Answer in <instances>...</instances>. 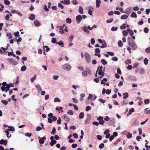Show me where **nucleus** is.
<instances>
[{
	"label": "nucleus",
	"mask_w": 150,
	"mask_h": 150,
	"mask_svg": "<svg viewBox=\"0 0 150 150\" xmlns=\"http://www.w3.org/2000/svg\"><path fill=\"white\" fill-rule=\"evenodd\" d=\"M128 16L127 15H123L121 17V19H126L128 18Z\"/></svg>",
	"instance_id": "obj_28"
},
{
	"label": "nucleus",
	"mask_w": 150,
	"mask_h": 150,
	"mask_svg": "<svg viewBox=\"0 0 150 150\" xmlns=\"http://www.w3.org/2000/svg\"><path fill=\"white\" fill-rule=\"evenodd\" d=\"M101 1L100 0H96V7L97 8H98L100 6V4Z\"/></svg>",
	"instance_id": "obj_22"
},
{
	"label": "nucleus",
	"mask_w": 150,
	"mask_h": 150,
	"mask_svg": "<svg viewBox=\"0 0 150 150\" xmlns=\"http://www.w3.org/2000/svg\"><path fill=\"white\" fill-rule=\"evenodd\" d=\"M127 31L129 32V34L131 36H132L134 34L133 31L131 29L129 28L127 30Z\"/></svg>",
	"instance_id": "obj_19"
},
{
	"label": "nucleus",
	"mask_w": 150,
	"mask_h": 150,
	"mask_svg": "<svg viewBox=\"0 0 150 150\" xmlns=\"http://www.w3.org/2000/svg\"><path fill=\"white\" fill-rule=\"evenodd\" d=\"M82 30L83 31L86 33L87 34H89L90 33V31L88 30V28L86 26H84L82 28Z\"/></svg>",
	"instance_id": "obj_10"
},
{
	"label": "nucleus",
	"mask_w": 150,
	"mask_h": 150,
	"mask_svg": "<svg viewBox=\"0 0 150 150\" xmlns=\"http://www.w3.org/2000/svg\"><path fill=\"white\" fill-rule=\"evenodd\" d=\"M120 28L122 30H123L126 28V24L124 23L120 26Z\"/></svg>",
	"instance_id": "obj_36"
},
{
	"label": "nucleus",
	"mask_w": 150,
	"mask_h": 150,
	"mask_svg": "<svg viewBox=\"0 0 150 150\" xmlns=\"http://www.w3.org/2000/svg\"><path fill=\"white\" fill-rule=\"evenodd\" d=\"M127 43L128 44L131 46L132 49L135 50L137 48V45L135 41L132 40L130 38H127Z\"/></svg>",
	"instance_id": "obj_1"
},
{
	"label": "nucleus",
	"mask_w": 150,
	"mask_h": 150,
	"mask_svg": "<svg viewBox=\"0 0 150 150\" xmlns=\"http://www.w3.org/2000/svg\"><path fill=\"white\" fill-rule=\"evenodd\" d=\"M26 69V67L25 66H23L21 69V71H24Z\"/></svg>",
	"instance_id": "obj_44"
},
{
	"label": "nucleus",
	"mask_w": 150,
	"mask_h": 150,
	"mask_svg": "<svg viewBox=\"0 0 150 150\" xmlns=\"http://www.w3.org/2000/svg\"><path fill=\"white\" fill-rule=\"evenodd\" d=\"M144 63L145 65H146L147 64L148 62V59L146 58L144 59Z\"/></svg>",
	"instance_id": "obj_40"
},
{
	"label": "nucleus",
	"mask_w": 150,
	"mask_h": 150,
	"mask_svg": "<svg viewBox=\"0 0 150 150\" xmlns=\"http://www.w3.org/2000/svg\"><path fill=\"white\" fill-rule=\"evenodd\" d=\"M79 13L81 14H83V8L81 6L79 7Z\"/></svg>",
	"instance_id": "obj_20"
},
{
	"label": "nucleus",
	"mask_w": 150,
	"mask_h": 150,
	"mask_svg": "<svg viewBox=\"0 0 150 150\" xmlns=\"http://www.w3.org/2000/svg\"><path fill=\"white\" fill-rule=\"evenodd\" d=\"M123 95H124L123 99H125L127 98L128 97V94L127 93H124Z\"/></svg>",
	"instance_id": "obj_29"
},
{
	"label": "nucleus",
	"mask_w": 150,
	"mask_h": 150,
	"mask_svg": "<svg viewBox=\"0 0 150 150\" xmlns=\"http://www.w3.org/2000/svg\"><path fill=\"white\" fill-rule=\"evenodd\" d=\"M14 35L16 37H19V32L18 31H17L16 32L14 33Z\"/></svg>",
	"instance_id": "obj_39"
},
{
	"label": "nucleus",
	"mask_w": 150,
	"mask_h": 150,
	"mask_svg": "<svg viewBox=\"0 0 150 150\" xmlns=\"http://www.w3.org/2000/svg\"><path fill=\"white\" fill-rule=\"evenodd\" d=\"M150 102V100L149 99H146L144 101V103L146 104H149Z\"/></svg>",
	"instance_id": "obj_47"
},
{
	"label": "nucleus",
	"mask_w": 150,
	"mask_h": 150,
	"mask_svg": "<svg viewBox=\"0 0 150 150\" xmlns=\"http://www.w3.org/2000/svg\"><path fill=\"white\" fill-rule=\"evenodd\" d=\"M91 118V115L90 114L88 113L87 114V118L85 121V122L86 124L89 123Z\"/></svg>",
	"instance_id": "obj_5"
},
{
	"label": "nucleus",
	"mask_w": 150,
	"mask_h": 150,
	"mask_svg": "<svg viewBox=\"0 0 150 150\" xmlns=\"http://www.w3.org/2000/svg\"><path fill=\"white\" fill-rule=\"evenodd\" d=\"M84 113L83 112H81L79 115V117L80 119H82L84 117Z\"/></svg>",
	"instance_id": "obj_30"
},
{
	"label": "nucleus",
	"mask_w": 150,
	"mask_h": 150,
	"mask_svg": "<svg viewBox=\"0 0 150 150\" xmlns=\"http://www.w3.org/2000/svg\"><path fill=\"white\" fill-rule=\"evenodd\" d=\"M132 17L136 18L137 17V15L135 12H133L131 15Z\"/></svg>",
	"instance_id": "obj_25"
},
{
	"label": "nucleus",
	"mask_w": 150,
	"mask_h": 150,
	"mask_svg": "<svg viewBox=\"0 0 150 150\" xmlns=\"http://www.w3.org/2000/svg\"><path fill=\"white\" fill-rule=\"evenodd\" d=\"M88 73L89 74H91V72L89 69H88L86 70V71H83L82 73V75L84 76H86Z\"/></svg>",
	"instance_id": "obj_4"
},
{
	"label": "nucleus",
	"mask_w": 150,
	"mask_h": 150,
	"mask_svg": "<svg viewBox=\"0 0 150 150\" xmlns=\"http://www.w3.org/2000/svg\"><path fill=\"white\" fill-rule=\"evenodd\" d=\"M131 8H127L126 9L125 13L127 14L129 13L130 12H131Z\"/></svg>",
	"instance_id": "obj_27"
},
{
	"label": "nucleus",
	"mask_w": 150,
	"mask_h": 150,
	"mask_svg": "<svg viewBox=\"0 0 150 150\" xmlns=\"http://www.w3.org/2000/svg\"><path fill=\"white\" fill-rule=\"evenodd\" d=\"M101 63L104 65H105L107 64V62L104 59H102L101 60Z\"/></svg>",
	"instance_id": "obj_33"
},
{
	"label": "nucleus",
	"mask_w": 150,
	"mask_h": 150,
	"mask_svg": "<svg viewBox=\"0 0 150 150\" xmlns=\"http://www.w3.org/2000/svg\"><path fill=\"white\" fill-rule=\"evenodd\" d=\"M91 109V108L90 106H88L86 107V111H88L89 110H90Z\"/></svg>",
	"instance_id": "obj_60"
},
{
	"label": "nucleus",
	"mask_w": 150,
	"mask_h": 150,
	"mask_svg": "<svg viewBox=\"0 0 150 150\" xmlns=\"http://www.w3.org/2000/svg\"><path fill=\"white\" fill-rule=\"evenodd\" d=\"M10 63H11L14 65H16L17 64L18 62L17 61L13 59H10Z\"/></svg>",
	"instance_id": "obj_12"
},
{
	"label": "nucleus",
	"mask_w": 150,
	"mask_h": 150,
	"mask_svg": "<svg viewBox=\"0 0 150 150\" xmlns=\"http://www.w3.org/2000/svg\"><path fill=\"white\" fill-rule=\"evenodd\" d=\"M63 119L65 120L66 122H68L70 120L69 118L68 117L66 114H64L62 117Z\"/></svg>",
	"instance_id": "obj_7"
},
{
	"label": "nucleus",
	"mask_w": 150,
	"mask_h": 150,
	"mask_svg": "<svg viewBox=\"0 0 150 150\" xmlns=\"http://www.w3.org/2000/svg\"><path fill=\"white\" fill-rule=\"evenodd\" d=\"M149 30L147 27H145L144 29V31L145 33H148Z\"/></svg>",
	"instance_id": "obj_49"
},
{
	"label": "nucleus",
	"mask_w": 150,
	"mask_h": 150,
	"mask_svg": "<svg viewBox=\"0 0 150 150\" xmlns=\"http://www.w3.org/2000/svg\"><path fill=\"white\" fill-rule=\"evenodd\" d=\"M112 60L114 61H117L118 60V58L116 57H114L112 58Z\"/></svg>",
	"instance_id": "obj_61"
},
{
	"label": "nucleus",
	"mask_w": 150,
	"mask_h": 150,
	"mask_svg": "<svg viewBox=\"0 0 150 150\" xmlns=\"http://www.w3.org/2000/svg\"><path fill=\"white\" fill-rule=\"evenodd\" d=\"M62 67L64 69L69 71L71 69V67L70 64H65L62 66Z\"/></svg>",
	"instance_id": "obj_2"
},
{
	"label": "nucleus",
	"mask_w": 150,
	"mask_h": 150,
	"mask_svg": "<svg viewBox=\"0 0 150 150\" xmlns=\"http://www.w3.org/2000/svg\"><path fill=\"white\" fill-rule=\"evenodd\" d=\"M66 22L67 23L70 24L71 22V20L70 18H67L66 19Z\"/></svg>",
	"instance_id": "obj_35"
},
{
	"label": "nucleus",
	"mask_w": 150,
	"mask_h": 150,
	"mask_svg": "<svg viewBox=\"0 0 150 150\" xmlns=\"http://www.w3.org/2000/svg\"><path fill=\"white\" fill-rule=\"evenodd\" d=\"M56 44H58L59 45H62V47L64 46V43L62 41L60 40V41L56 43Z\"/></svg>",
	"instance_id": "obj_31"
},
{
	"label": "nucleus",
	"mask_w": 150,
	"mask_h": 150,
	"mask_svg": "<svg viewBox=\"0 0 150 150\" xmlns=\"http://www.w3.org/2000/svg\"><path fill=\"white\" fill-rule=\"evenodd\" d=\"M150 12V9L148 8V9H146V13L147 14V15L149 14Z\"/></svg>",
	"instance_id": "obj_63"
},
{
	"label": "nucleus",
	"mask_w": 150,
	"mask_h": 150,
	"mask_svg": "<svg viewBox=\"0 0 150 150\" xmlns=\"http://www.w3.org/2000/svg\"><path fill=\"white\" fill-rule=\"evenodd\" d=\"M117 27H112L111 28V30L112 31H116L117 30Z\"/></svg>",
	"instance_id": "obj_55"
},
{
	"label": "nucleus",
	"mask_w": 150,
	"mask_h": 150,
	"mask_svg": "<svg viewBox=\"0 0 150 150\" xmlns=\"http://www.w3.org/2000/svg\"><path fill=\"white\" fill-rule=\"evenodd\" d=\"M118 45L120 47H122V46L123 45V43H122V41L121 40H119L118 41Z\"/></svg>",
	"instance_id": "obj_37"
},
{
	"label": "nucleus",
	"mask_w": 150,
	"mask_h": 150,
	"mask_svg": "<svg viewBox=\"0 0 150 150\" xmlns=\"http://www.w3.org/2000/svg\"><path fill=\"white\" fill-rule=\"evenodd\" d=\"M9 46V45L8 44L6 48H4L3 47H1V48L3 50V51H2V50L0 48V53H1L2 54H5L7 52H6V53H5V51L6 50H7V49L8 48V47Z\"/></svg>",
	"instance_id": "obj_6"
},
{
	"label": "nucleus",
	"mask_w": 150,
	"mask_h": 150,
	"mask_svg": "<svg viewBox=\"0 0 150 150\" xmlns=\"http://www.w3.org/2000/svg\"><path fill=\"white\" fill-rule=\"evenodd\" d=\"M107 81V79L106 78H104L101 81V84H103L104 85H105L106 82Z\"/></svg>",
	"instance_id": "obj_23"
},
{
	"label": "nucleus",
	"mask_w": 150,
	"mask_h": 150,
	"mask_svg": "<svg viewBox=\"0 0 150 150\" xmlns=\"http://www.w3.org/2000/svg\"><path fill=\"white\" fill-rule=\"evenodd\" d=\"M107 53L111 56H113L114 55V53L111 52H107Z\"/></svg>",
	"instance_id": "obj_53"
},
{
	"label": "nucleus",
	"mask_w": 150,
	"mask_h": 150,
	"mask_svg": "<svg viewBox=\"0 0 150 150\" xmlns=\"http://www.w3.org/2000/svg\"><path fill=\"white\" fill-rule=\"evenodd\" d=\"M139 64L138 63H136L134 64L133 67V68H136Z\"/></svg>",
	"instance_id": "obj_51"
},
{
	"label": "nucleus",
	"mask_w": 150,
	"mask_h": 150,
	"mask_svg": "<svg viewBox=\"0 0 150 150\" xmlns=\"http://www.w3.org/2000/svg\"><path fill=\"white\" fill-rule=\"evenodd\" d=\"M104 144H103V143H101L99 145V147L100 149H101L103 148L104 147Z\"/></svg>",
	"instance_id": "obj_56"
},
{
	"label": "nucleus",
	"mask_w": 150,
	"mask_h": 150,
	"mask_svg": "<svg viewBox=\"0 0 150 150\" xmlns=\"http://www.w3.org/2000/svg\"><path fill=\"white\" fill-rule=\"evenodd\" d=\"M148 108H146L145 109V111L147 114H150V109L149 110H147Z\"/></svg>",
	"instance_id": "obj_52"
},
{
	"label": "nucleus",
	"mask_w": 150,
	"mask_h": 150,
	"mask_svg": "<svg viewBox=\"0 0 150 150\" xmlns=\"http://www.w3.org/2000/svg\"><path fill=\"white\" fill-rule=\"evenodd\" d=\"M58 6L61 9H63L64 8V6L63 5L59 3L58 4Z\"/></svg>",
	"instance_id": "obj_64"
},
{
	"label": "nucleus",
	"mask_w": 150,
	"mask_h": 150,
	"mask_svg": "<svg viewBox=\"0 0 150 150\" xmlns=\"http://www.w3.org/2000/svg\"><path fill=\"white\" fill-rule=\"evenodd\" d=\"M98 74L99 75H101L102 74L103 75H105V73H104V70H103V71L102 70H98Z\"/></svg>",
	"instance_id": "obj_17"
},
{
	"label": "nucleus",
	"mask_w": 150,
	"mask_h": 150,
	"mask_svg": "<svg viewBox=\"0 0 150 150\" xmlns=\"http://www.w3.org/2000/svg\"><path fill=\"white\" fill-rule=\"evenodd\" d=\"M51 42L53 43H57V40L54 38H53L52 39Z\"/></svg>",
	"instance_id": "obj_43"
},
{
	"label": "nucleus",
	"mask_w": 150,
	"mask_h": 150,
	"mask_svg": "<svg viewBox=\"0 0 150 150\" xmlns=\"http://www.w3.org/2000/svg\"><path fill=\"white\" fill-rule=\"evenodd\" d=\"M74 114L73 112L71 110H69L67 112V114L72 115Z\"/></svg>",
	"instance_id": "obj_34"
},
{
	"label": "nucleus",
	"mask_w": 150,
	"mask_h": 150,
	"mask_svg": "<svg viewBox=\"0 0 150 150\" xmlns=\"http://www.w3.org/2000/svg\"><path fill=\"white\" fill-rule=\"evenodd\" d=\"M36 75H34L33 77L31 78L30 79V81L32 83H33L34 81L36 79Z\"/></svg>",
	"instance_id": "obj_21"
},
{
	"label": "nucleus",
	"mask_w": 150,
	"mask_h": 150,
	"mask_svg": "<svg viewBox=\"0 0 150 150\" xmlns=\"http://www.w3.org/2000/svg\"><path fill=\"white\" fill-rule=\"evenodd\" d=\"M29 19L32 21L34 20L35 19V16L34 14H30L29 17Z\"/></svg>",
	"instance_id": "obj_16"
},
{
	"label": "nucleus",
	"mask_w": 150,
	"mask_h": 150,
	"mask_svg": "<svg viewBox=\"0 0 150 150\" xmlns=\"http://www.w3.org/2000/svg\"><path fill=\"white\" fill-rule=\"evenodd\" d=\"M132 62L131 60L130 59H127L125 63L126 64H131Z\"/></svg>",
	"instance_id": "obj_38"
},
{
	"label": "nucleus",
	"mask_w": 150,
	"mask_h": 150,
	"mask_svg": "<svg viewBox=\"0 0 150 150\" xmlns=\"http://www.w3.org/2000/svg\"><path fill=\"white\" fill-rule=\"evenodd\" d=\"M146 52L148 53L150 52V47H148L146 48L145 50Z\"/></svg>",
	"instance_id": "obj_58"
},
{
	"label": "nucleus",
	"mask_w": 150,
	"mask_h": 150,
	"mask_svg": "<svg viewBox=\"0 0 150 150\" xmlns=\"http://www.w3.org/2000/svg\"><path fill=\"white\" fill-rule=\"evenodd\" d=\"M7 141L6 140H4L3 139H1L0 141V144H3L4 145H6L7 144Z\"/></svg>",
	"instance_id": "obj_13"
},
{
	"label": "nucleus",
	"mask_w": 150,
	"mask_h": 150,
	"mask_svg": "<svg viewBox=\"0 0 150 150\" xmlns=\"http://www.w3.org/2000/svg\"><path fill=\"white\" fill-rule=\"evenodd\" d=\"M57 142V141L55 140H54L50 142V144L51 146H52L54 144H55Z\"/></svg>",
	"instance_id": "obj_32"
},
{
	"label": "nucleus",
	"mask_w": 150,
	"mask_h": 150,
	"mask_svg": "<svg viewBox=\"0 0 150 150\" xmlns=\"http://www.w3.org/2000/svg\"><path fill=\"white\" fill-rule=\"evenodd\" d=\"M91 43L92 45H93L95 42V40L94 38H91Z\"/></svg>",
	"instance_id": "obj_59"
},
{
	"label": "nucleus",
	"mask_w": 150,
	"mask_h": 150,
	"mask_svg": "<svg viewBox=\"0 0 150 150\" xmlns=\"http://www.w3.org/2000/svg\"><path fill=\"white\" fill-rule=\"evenodd\" d=\"M111 90L108 89L107 90L106 93L107 94H109L111 93Z\"/></svg>",
	"instance_id": "obj_57"
},
{
	"label": "nucleus",
	"mask_w": 150,
	"mask_h": 150,
	"mask_svg": "<svg viewBox=\"0 0 150 150\" xmlns=\"http://www.w3.org/2000/svg\"><path fill=\"white\" fill-rule=\"evenodd\" d=\"M85 58L87 63H89L91 62V57L90 55L88 53L85 54Z\"/></svg>",
	"instance_id": "obj_3"
},
{
	"label": "nucleus",
	"mask_w": 150,
	"mask_h": 150,
	"mask_svg": "<svg viewBox=\"0 0 150 150\" xmlns=\"http://www.w3.org/2000/svg\"><path fill=\"white\" fill-rule=\"evenodd\" d=\"M38 138L39 139V142L40 144H43L44 142V140L46 139L45 137H43L41 138H40V137H39Z\"/></svg>",
	"instance_id": "obj_8"
},
{
	"label": "nucleus",
	"mask_w": 150,
	"mask_h": 150,
	"mask_svg": "<svg viewBox=\"0 0 150 150\" xmlns=\"http://www.w3.org/2000/svg\"><path fill=\"white\" fill-rule=\"evenodd\" d=\"M34 24L35 26H39L40 25L41 23L38 20H35L34 21Z\"/></svg>",
	"instance_id": "obj_15"
},
{
	"label": "nucleus",
	"mask_w": 150,
	"mask_h": 150,
	"mask_svg": "<svg viewBox=\"0 0 150 150\" xmlns=\"http://www.w3.org/2000/svg\"><path fill=\"white\" fill-rule=\"evenodd\" d=\"M44 8L45 11H49V9L47 8V7L46 5H44Z\"/></svg>",
	"instance_id": "obj_62"
},
{
	"label": "nucleus",
	"mask_w": 150,
	"mask_h": 150,
	"mask_svg": "<svg viewBox=\"0 0 150 150\" xmlns=\"http://www.w3.org/2000/svg\"><path fill=\"white\" fill-rule=\"evenodd\" d=\"M128 32L126 31L125 30H124L122 32V34L124 36H126L128 34Z\"/></svg>",
	"instance_id": "obj_26"
},
{
	"label": "nucleus",
	"mask_w": 150,
	"mask_h": 150,
	"mask_svg": "<svg viewBox=\"0 0 150 150\" xmlns=\"http://www.w3.org/2000/svg\"><path fill=\"white\" fill-rule=\"evenodd\" d=\"M103 44L100 47L102 48H106L107 47V43L104 40H103Z\"/></svg>",
	"instance_id": "obj_24"
},
{
	"label": "nucleus",
	"mask_w": 150,
	"mask_h": 150,
	"mask_svg": "<svg viewBox=\"0 0 150 150\" xmlns=\"http://www.w3.org/2000/svg\"><path fill=\"white\" fill-rule=\"evenodd\" d=\"M134 109L133 108H132L129 110V112L127 114V116L131 114L132 113L134 112Z\"/></svg>",
	"instance_id": "obj_18"
},
{
	"label": "nucleus",
	"mask_w": 150,
	"mask_h": 150,
	"mask_svg": "<svg viewBox=\"0 0 150 150\" xmlns=\"http://www.w3.org/2000/svg\"><path fill=\"white\" fill-rule=\"evenodd\" d=\"M54 101L55 102H60L61 100L59 98L57 97L54 99Z\"/></svg>",
	"instance_id": "obj_48"
},
{
	"label": "nucleus",
	"mask_w": 150,
	"mask_h": 150,
	"mask_svg": "<svg viewBox=\"0 0 150 150\" xmlns=\"http://www.w3.org/2000/svg\"><path fill=\"white\" fill-rule=\"evenodd\" d=\"M56 133V129L54 127L52 132H51V134H52L54 135Z\"/></svg>",
	"instance_id": "obj_41"
},
{
	"label": "nucleus",
	"mask_w": 150,
	"mask_h": 150,
	"mask_svg": "<svg viewBox=\"0 0 150 150\" xmlns=\"http://www.w3.org/2000/svg\"><path fill=\"white\" fill-rule=\"evenodd\" d=\"M1 102L5 105H6L8 103V101L5 100H2Z\"/></svg>",
	"instance_id": "obj_42"
},
{
	"label": "nucleus",
	"mask_w": 150,
	"mask_h": 150,
	"mask_svg": "<svg viewBox=\"0 0 150 150\" xmlns=\"http://www.w3.org/2000/svg\"><path fill=\"white\" fill-rule=\"evenodd\" d=\"M95 52L97 53H99L100 52V50L98 48H96L95 50Z\"/></svg>",
	"instance_id": "obj_50"
},
{
	"label": "nucleus",
	"mask_w": 150,
	"mask_h": 150,
	"mask_svg": "<svg viewBox=\"0 0 150 150\" xmlns=\"http://www.w3.org/2000/svg\"><path fill=\"white\" fill-rule=\"evenodd\" d=\"M115 123V120L114 119H111L110 122L109 124L110 125H112Z\"/></svg>",
	"instance_id": "obj_45"
},
{
	"label": "nucleus",
	"mask_w": 150,
	"mask_h": 150,
	"mask_svg": "<svg viewBox=\"0 0 150 150\" xmlns=\"http://www.w3.org/2000/svg\"><path fill=\"white\" fill-rule=\"evenodd\" d=\"M82 19V16L80 15H78L76 17V20L77 21V23H79Z\"/></svg>",
	"instance_id": "obj_9"
},
{
	"label": "nucleus",
	"mask_w": 150,
	"mask_h": 150,
	"mask_svg": "<svg viewBox=\"0 0 150 150\" xmlns=\"http://www.w3.org/2000/svg\"><path fill=\"white\" fill-rule=\"evenodd\" d=\"M57 123L59 125H60L61 123V120L60 117H59L58 120H57Z\"/></svg>",
	"instance_id": "obj_54"
},
{
	"label": "nucleus",
	"mask_w": 150,
	"mask_h": 150,
	"mask_svg": "<svg viewBox=\"0 0 150 150\" xmlns=\"http://www.w3.org/2000/svg\"><path fill=\"white\" fill-rule=\"evenodd\" d=\"M4 128L6 127H7L9 128L7 130H6L5 132L6 133L7 136L9 138V137L8 136L9 135V132L8 131H9V126L8 125H6V124H4Z\"/></svg>",
	"instance_id": "obj_11"
},
{
	"label": "nucleus",
	"mask_w": 150,
	"mask_h": 150,
	"mask_svg": "<svg viewBox=\"0 0 150 150\" xmlns=\"http://www.w3.org/2000/svg\"><path fill=\"white\" fill-rule=\"evenodd\" d=\"M35 86L38 92H40L42 91L41 87L40 85L38 84H36Z\"/></svg>",
	"instance_id": "obj_14"
},
{
	"label": "nucleus",
	"mask_w": 150,
	"mask_h": 150,
	"mask_svg": "<svg viewBox=\"0 0 150 150\" xmlns=\"http://www.w3.org/2000/svg\"><path fill=\"white\" fill-rule=\"evenodd\" d=\"M132 137V134L130 133H128L127 135V137L128 138H131Z\"/></svg>",
	"instance_id": "obj_46"
}]
</instances>
